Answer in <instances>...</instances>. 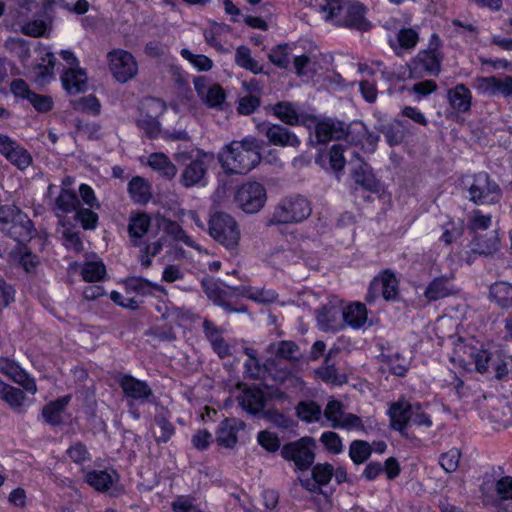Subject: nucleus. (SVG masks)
Returning a JSON list of instances; mask_svg holds the SVG:
<instances>
[{
  "label": "nucleus",
  "mask_w": 512,
  "mask_h": 512,
  "mask_svg": "<svg viewBox=\"0 0 512 512\" xmlns=\"http://www.w3.org/2000/svg\"><path fill=\"white\" fill-rule=\"evenodd\" d=\"M262 146L254 137L226 144L218 153V162L226 174H246L261 161Z\"/></svg>",
  "instance_id": "1"
},
{
  "label": "nucleus",
  "mask_w": 512,
  "mask_h": 512,
  "mask_svg": "<svg viewBox=\"0 0 512 512\" xmlns=\"http://www.w3.org/2000/svg\"><path fill=\"white\" fill-rule=\"evenodd\" d=\"M6 45L23 61L25 70L22 73L31 77L36 84L43 86L54 79L55 58L49 48L36 47L33 53L37 63L30 66L26 63V58L30 56V49L24 40L11 38L6 42Z\"/></svg>",
  "instance_id": "2"
},
{
  "label": "nucleus",
  "mask_w": 512,
  "mask_h": 512,
  "mask_svg": "<svg viewBox=\"0 0 512 512\" xmlns=\"http://www.w3.org/2000/svg\"><path fill=\"white\" fill-rule=\"evenodd\" d=\"M177 161L184 165L181 182L186 187H204L208 183V168L214 163L212 153L201 150L191 151L189 154L179 153Z\"/></svg>",
  "instance_id": "3"
},
{
  "label": "nucleus",
  "mask_w": 512,
  "mask_h": 512,
  "mask_svg": "<svg viewBox=\"0 0 512 512\" xmlns=\"http://www.w3.org/2000/svg\"><path fill=\"white\" fill-rule=\"evenodd\" d=\"M160 227L163 230L160 240L164 242L160 243L157 241L149 244L146 247V253L148 255L155 256L165 247L166 253L169 256L175 258L185 257L186 255L182 251V244L195 249L199 253L201 252L200 247L184 233L178 224L163 220L160 223Z\"/></svg>",
  "instance_id": "4"
},
{
  "label": "nucleus",
  "mask_w": 512,
  "mask_h": 512,
  "mask_svg": "<svg viewBox=\"0 0 512 512\" xmlns=\"http://www.w3.org/2000/svg\"><path fill=\"white\" fill-rule=\"evenodd\" d=\"M462 186L468 191L470 200L476 204H492L501 197L498 185L486 173L464 176Z\"/></svg>",
  "instance_id": "5"
},
{
  "label": "nucleus",
  "mask_w": 512,
  "mask_h": 512,
  "mask_svg": "<svg viewBox=\"0 0 512 512\" xmlns=\"http://www.w3.org/2000/svg\"><path fill=\"white\" fill-rule=\"evenodd\" d=\"M489 354L486 350L473 347L462 340L454 344L450 360L453 365L463 371H470L472 365L478 372H485L488 368Z\"/></svg>",
  "instance_id": "6"
},
{
  "label": "nucleus",
  "mask_w": 512,
  "mask_h": 512,
  "mask_svg": "<svg viewBox=\"0 0 512 512\" xmlns=\"http://www.w3.org/2000/svg\"><path fill=\"white\" fill-rule=\"evenodd\" d=\"M209 234L227 249H235L241 238L237 221L225 213H217L209 221Z\"/></svg>",
  "instance_id": "7"
},
{
  "label": "nucleus",
  "mask_w": 512,
  "mask_h": 512,
  "mask_svg": "<svg viewBox=\"0 0 512 512\" xmlns=\"http://www.w3.org/2000/svg\"><path fill=\"white\" fill-rule=\"evenodd\" d=\"M60 55L67 64L61 75L63 89L69 95L85 92L88 89V78L86 72L79 66L74 53L70 50H62Z\"/></svg>",
  "instance_id": "8"
},
{
  "label": "nucleus",
  "mask_w": 512,
  "mask_h": 512,
  "mask_svg": "<svg viewBox=\"0 0 512 512\" xmlns=\"http://www.w3.org/2000/svg\"><path fill=\"white\" fill-rule=\"evenodd\" d=\"M107 66L113 78L119 83L132 80L138 73L135 57L123 49H114L107 54Z\"/></svg>",
  "instance_id": "9"
},
{
  "label": "nucleus",
  "mask_w": 512,
  "mask_h": 512,
  "mask_svg": "<svg viewBox=\"0 0 512 512\" xmlns=\"http://www.w3.org/2000/svg\"><path fill=\"white\" fill-rule=\"evenodd\" d=\"M267 193L264 186L258 182H246L235 193L236 206L245 213H257L266 203Z\"/></svg>",
  "instance_id": "10"
},
{
  "label": "nucleus",
  "mask_w": 512,
  "mask_h": 512,
  "mask_svg": "<svg viewBox=\"0 0 512 512\" xmlns=\"http://www.w3.org/2000/svg\"><path fill=\"white\" fill-rule=\"evenodd\" d=\"M0 221L9 224L10 228H4L16 241L22 242L32 237L33 226L31 220L26 214L20 212L14 206H4L0 208Z\"/></svg>",
  "instance_id": "11"
},
{
  "label": "nucleus",
  "mask_w": 512,
  "mask_h": 512,
  "mask_svg": "<svg viewBox=\"0 0 512 512\" xmlns=\"http://www.w3.org/2000/svg\"><path fill=\"white\" fill-rule=\"evenodd\" d=\"M315 440L311 437H302L301 439L288 443L283 446L281 455L284 459L293 461L300 470L307 469L315 459Z\"/></svg>",
  "instance_id": "12"
},
{
  "label": "nucleus",
  "mask_w": 512,
  "mask_h": 512,
  "mask_svg": "<svg viewBox=\"0 0 512 512\" xmlns=\"http://www.w3.org/2000/svg\"><path fill=\"white\" fill-rule=\"evenodd\" d=\"M311 213L307 199L301 196L286 198L276 209L273 221L275 223L300 222Z\"/></svg>",
  "instance_id": "13"
},
{
  "label": "nucleus",
  "mask_w": 512,
  "mask_h": 512,
  "mask_svg": "<svg viewBox=\"0 0 512 512\" xmlns=\"http://www.w3.org/2000/svg\"><path fill=\"white\" fill-rule=\"evenodd\" d=\"M165 104L155 98L146 99L142 103L140 116L137 120L138 126L150 137H156L160 133L158 117L163 114Z\"/></svg>",
  "instance_id": "14"
},
{
  "label": "nucleus",
  "mask_w": 512,
  "mask_h": 512,
  "mask_svg": "<svg viewBox=\"0 0 512 512\" xmlns=\"http://www.w3.org/2000/svg\"><path fill=\"white\" fill-rule=\"evenodd\" d=\"M397 294L398 280L392 272L386 270L380 273L371 282L368 299L373 300L379 295H382L385 300H393L396 298Z\"/></svg>",
  "instance_id": "15"
},
{
  "label": "nucleus",
  "mask_w": 512,
  "mask_h": 512,
  "mask_svg": "<svg viewBox=\"0 0 512 512\" xmlns=\"http://www.w3.org/2000/svg\"><path fill=\"white\" fill-rule=\"evenodd\" d=\"M319 327L324 331H335L343 326L342 321V303L336 297H333L324 305L317 314Z\"/></svg>",
  "instance_id": "16"
},
{
  "label": "nucleus",
  "mask_w": 512,
  "mask_h": 512,
  "mask_svg": "<svg viewBox=\"0 0 512 512\" xmlns=\"http://www.w3.org/2000/svg\"><path fill=\"white\" fill-rule=\"evenodd\" d=\"M237 392L236 397L239 399L241 406L250 413L261 411L267 401V397H272V392L268 388L267 391H263L257 387L240 385L237 388Z\"/></svg>",
  "instance_id": "17"
},
{
  "label": "nucleus",
  "mask_w": 512,
  "mask_h": 512,
  "mask_svg": "<svg viewBox=\"0 0 512 512\" xmlns=\"http://www.w3.org/2000/svg\"><path fill=\"white\" fill-rule=\"evenodd\" d=\"M477 93L487 96H509L512 94V78L480 77L475 81Z\"/></svg>",
  "instance_id": "18"
},
{
  "label": "nucleus",
  "mask_w": 512,
  "mask_h": 512,
  "mask_svg": "<svg viewBox=\"0 0 512 512\" xmlns=\"http://www.w3.org/2000/svg\"><path fill=\"white\" fill-rule=\"evenodd\" d=\"M0 372L22 386L28 393L32 395L36 394L37 385L35 380L31 378L16 362L8 358H0Z\"/></svg>",
  "instance_id": "19"
},
{
  "label": "nucleus",
  "mask_w": 512,
  "mask_h": 512,
  "mask_svg": "<svg viewBox=\"0 0 512 512\" xmlns=\"http://www.w3.org/2000/svg\"><path fill=\"white\" fill-rule=\"evenodd\" d=\"M0 153L19 169H25L31 164L30 154L18 146L8 136L0 134Z\"/></svg>",
  "instance_id": "20"
},
{
  "label": "nucleus",
  "mask_w": 512,
  "mask_h": 512,
  "mask_svg": "<svg viewBox=\"0 0 512 512\" xmlns=\"http://www.w3.org/2000/svg\"><path fill=\"white\" fill-rule=\"evenodd\" d=\"M440 70V61L436 51H423L413 60L410 76L419 77L423 73L436 74Z\"/></svg>",
  "instance_id": "21"
},
{
  "label": "nucleus",
  "mask_w": 512,
  "mask_h": 512,
  "mask_svg": "<svg viewBox=\"0 0 512 512\" xmlns=\"http://www.w3.org/2000/svg\"><path fill=\"white\" fill-rule=\"evenodd\" d=\"M244 423L239 419L224 420L217 432V441L219 444L231 448L238 441V433L244 429Z\"/></svg>",
  "instance_id": "22"
},
{
  "label": "nucleus",
  "mask_w": 512,
  "mask_h": 512,
  "mask_svg": "<svg viewBox=\"0 0 512 512\" xmlns=\"http://www.w3.org/2000/svg\"><path fill=\"white\" fill-rule=\"evenodd\" d=\"M350 1L348 0H323L319 5L322 17L334 25L341 26L343 14Z\"/></svg>",
  "instance_id": "23"
},
{
  "label": "nucleus",
  "mask_w": 512,
  "mask_h": 512,
  "mask_svg": "<svg viewBox=\"0 0 512 512\" xmlns=\"http://www.w3.org/2000/svg\"><path fill=\"white\" fill-rule=\"evenodd\" d=\"M316 162L324 169H331L334 172L340 171L346 163L343 145L335 144L328 152H321Z\"/></svg>",
  "instance_id": "24"
},
{
  "label": "nucleus",
  "mask_w": 512,
  "mask_h": 512,
  "mask_svg": "<svg viewBox=\"0 0 512 512\" xmlns=\"http://www.w3.org/2000/svg\"><path fill=\"white\" fill-rule=\"evenodd\" d=\"M343 22L341 26L356 28L359 30H367L370 24L365 19V8L358 2H349L345 13L343 14Z\"/></svg>",
  "instance_id": "25"
},
{
  "label": "nucleus",
  "mask_w": 512,
  "mask_h": 512,
  "mask_svg": "<svg viewBox=\"0 0 512 512\" xmlns=\"http://www.w3.org/2000/svg\"><path fill=\"white\" fill-rule=\"evenodd\" d=\"M265 135L273 145L297 147L300 144V140L293 132L280 125H269Z\"/></svg>",
  "instance_id": "26"
},
{
  "label": "nucleus",
  "mask_w": 512,
  "mask_h": 512,
  "mask_svg": "<svg viewBox=\"0 0 512 512\" xmlns=\"http://www.w3.org/2000/svg\"><path fill=\"white\" fill-rule=\"evenodd\" d=\"M273 110L277 118L289 125L305 124L307 121V116L289 102L278 103Z\"/></svg>",
  "instance_id": "27"
},
{
  "label": "nucleus",
  "mask_w": 512,
  "mask_h": 512,
  "mask_svg": "<svg viewBox=\"0 0 512 512\" xmlns=\"http://www.w3.org/2000/svg\"><path fill=\"white\" fill-rule=\"evenodd\" d=\"M342 321L354 329L364 327L368 321L367 309L362 303H352L342 307Z\"/></svg>",
  "instance_id": "28"
},
{
  "label": "nucleus",
  "mask_w": 512,
  "mask_h": 512,
  "mask_svg": "<svg viewBox=\"0 0 512 512\" xmlns=\"http://www.w3.org/2000/svg\"><path fill=\"white\" fill-rule=\"evenodd\" d=\"M195 89L199 96L211 107L219 106L225 98L224 92L219 85L207 86L204 78H197L194 81Z\"/></svg>",
  "instance_id": "29"
},
{
  "label": "nucleus",
  "mask_w": 512,
  "mask_h": 512,
  "mask_svg": "<svg viewBox=\"0 0 512 512\" xmlns=\"http://www.w3.org/2000/svg\"><path fill=\"white\" fill-rule=\"evenodd\" d=\"M414 407L405 401L394 403L389 409L391 425L394 429L402 431L407 422H411Z\"/></svg>",
  "instance_id": "30"
},
{
  "label": "nucleus",
  "mask_w": 512,
  "mask_h": 512,
  "mask_svg": "<svg viewBox=\"0 0 512 512\" xmlns=\"http://www.w3.org/2000/svg\"><path fill=\"white\" fill-rule=\"evenodd\" d=\"M151 220L145 213H137L130 217L128 232L131 242L139 245L142 237L148 232Z\"/></svg>",
  "instance_id": "31"
},
{
  "label": "nucleus",
  "mask_w": 512,
  "mask_h": 512,
  "mask_svg": "<svg viewBox=\"0 0 512 512\" xmlns=\"http://www.w3.org/2000/svg\"><path fill=\"white\" fill-rule=\"evenodd\" d=\"M355 181L370 191L377 190L378 183L367 164L360 159L351 161Z\"/></svg>",
  "instance_id": "32"
},
{
  "label": "nucleus",
  "mask_w": 512,
  "mask_h": 512,
  "mask_svg": "<svg viewBox=\"0 0 512 512\" xmlns=\"http://www.w3.org/2000/svg\"><path fill=\"white\" fill-rule=\"evenodd\" d=\"M145 163L151 169L167 178H173L177 173L175 165L163 153H153L149 155Z\"/></svg>",
  "instance_id": "33"
},
{
  "label": "nucleus",
  "mask_w": 512,
  "mask_h": 512,
  "mask_svg": "<svg viewBox=\"0 0 512 512\" xmlns=\"http://www.w3.org/2000/svg\"><path fill=\"white\" fill-rule=\"evenodd\" d=\"M123 392L134 399H144L149 396L150 390L147 385L131 376H123L120 380Z\"/></svg>",
  "instance_id": "34"
},
{
  "label": "nucleus",
  "mask_w": 512,
  "mask_h": 512,
  "mask_svg": "<svg viewBox=\"0 0 512 512\" xmlns=\"http://www.w3.org/2000/svg\"><path fill=\"white\" fill-rule=\"evenodd\" d=\"M312 476L315 484L311 483L309 480L304 481L300 478L302 485L309 490H314L316 484L326 485L333 477V466L328 463H319L313 467Z\"/></svg>",
  "instance_id": "35"
},
{
  "label": "nucleus",
  "mask_w": 512,
  "mask_h": 512,
  "mask_svg": "<svg viewBox=\"0 0 512 512\" xmlns=\"http://www.w3.org/2000/svg\"><path fill=\"white\" fill-rule=\"evenodd\" d=\"M0 398L4 400L10 407L15 409L23 408L26 404L25 394L0 380Z\"/></svg>",
  "instance_id": "36"
},
{
  "label": "nucleus",
  "mask_w": 512,
  "mask_h": 512,
  "mask_svg": "<svg viewBox=\"0 0 512 512\" xmlns=\"http://www.w3.org/2000/svg\"><path fill=\"white\" fill-rule=\"evenodd\" d=\"M125 284L128 289L134 290L141 295L151 294L159 297L160 295L164 294V290L161 286L143 278H129Z\"/></svg>",
  "instance_id": "37"
},
{
  "label": "nucleus",
  "mask_w": 512,
  "mask_h": 512,
  "mask_svg": "<svg viewBox=\"0 0 512 512\" xmlns=\"http://www.w3.org/2000/svg\"><path fill=\"white\" fill-rule=\"evenodd\" d=\"M68 402L69 397L65 396L46 405L42 413L44 419L52 425L59 424L62 421V415Z\"/></svg>",
  "instance_id": "38"
},
{
  "label": "nucleus",
  "mask_w": 512,
  "mask_h": 512,
  "mask_svg": "<svg viewBox=\"0 0 512 512\" xmlns=\"http://www.w3.org/2000/svg\"><path fill=\"white\" fill-rule=\"evenodd\" d=\"M449 101L455 110L465 112L471 105L470 91L463 85L456 86L449 93Z\"/></svg>",
  "instance_id": "39"
},
{
  "label": "nucleus",
  "mask_w": 512,
  "mask_h": 512,
  "mask_svg": "<svg viewBox=\"0 0 512 512\" xmlns=\"http://www.w3.org/2000/svg\"><path fill=\"white\" fill-rule=\"evenodd\" d=\"M382 359V369L389 370L391 373L397 376L404 375L409 368V360L398 353L393 355L382 354Z\"/></svg>",
  "instance_id": "40"
},
{
  "label": "nucleus",
  "mask_w": 512,
  "mask_h": 512,
  "mask_svg": "<svg viewBox=\"0 0 512 512\" xmlns=\"http://www.w3.org/2000/svg\"><path fill=\"white\" fill-rule=\"evenodd\" d=\"M85 479L96 490H107L115 481L116 474L106 471H91L85 475Z\"/></svg>",
  "instance_id": "41"
},
{
  "label": "nucleus",
  "mask_w": 512,
  "mask_h": 512,
  "mask_svg": "<svg viewBox=\"0 0 512 512\" xmlns=\"http://www.w3.org/2000/svg\"><path fill=\"white\" fill-rule=\"evenodd\" d=\"M490 298L498 305L507 307L512 304V285L506 282H497L490 288Z\"/></svg>",
  "instance_id": "42"
},
{
  "label": "nucleus",
  "mask_w": 512,
  "mask_h": 512,
  "mask_svg": "<svg viewBox=\"0 0 512 512\" xmlns=\"http://www.w3.org/2000/svg\"><path fill=\"white\" fill-rule=\"evenodd\" d=\"M129 193L134 201L146 203L151 196L150 185L145 179L135 177L129 183Z\"/></svg>",
  "instance_id": "43"
},
{
  "label": "nucleus",
  "mask_w": 512,
  "mask_h": 512,
  "mask_svg": "<svg viewBox=\"0 0 512 512\" xmlns=\"http://www.w3.org/2000/svg\"><path fill=\"white\" fill-rule=\"evenodd\" d=\"M452 292V288L448 277L436 278L426 289V297L429 300H437L448 296Z\"/></svg>",
  "instance_id": "44"
},
{
  "label": "nucleus",
  "mask_w": 512,
  "mask_h": 512,
  "mask_svg": "<svg viewBox=\"0 0 512 512\" xmlns=\"http://www.w3.org/2000/svg\"><path fill=\"white\" fill-rule=\"evenodd\" d=\"M235 61L237 65L254 74L262 72V65L251 57L250 50L244 46L236 50Z\"/></svg>",
  "instance_id": "45"
},
{
  "label": "nucleus",
  "mask_w": 512,
  "mask_h": 512,
  "mask_svg": "<svg viewBox=\"0 0 512 512\" xmlns=\"http://www.w3.org/2000/svg\"><path fill=\"white\" fill-rule=\"evenodd\" d=\"M315 133L319 142L338 137L336 123L331 119L318 120L315 124Z\"/></svg>",
  "instance_id": "46"
},
{
  "label": "nucleus",
  "mask_w": 512,
  "mask_h": 512,
  "mask_svg": "<svg viewBox=\"0 0 512 512\" xmlns=\"http://www.w3.org/2000/svg\"><path fill=\"white\" fill-rule=\"evenodd\" d=\"M371 455L370 445L362 440L353 441L349 448V456L355 464L365 462Z\"/></svg>",
  "instance_id": "47"
},
{
  "label": "nucleus",
  "mask_w": 512,
  "mask_h": 512,
  "mask_svg": "<svg viewBox=\"0 0 512 512\" xmlns=\"http://www.w3.org/2000/svg\"><path fill=\"white\" fill-rule=\"evenodd\" d=\"M320 442L327 452L337 455L343 452L344 445L342 438L335 432L326 431L320 436Z\"/></svg>",
  "instance_id": "48"
},
{
  "label": "nucleus",
  "mask_w": 512,
  "mask_h": 512,
  "mask_svg": "<svg viewBox=\"0 0 512 512\" xmlns=\"http://www.w3.org/2000/svg\"><path fill=\"white\" fill-rule=\"evenodd\" d=\"M105 274V266L99 260L89 261L85 263L82 269L83 278L88 282L99 281L105 276Z\"/></svg>",
  "instance_id": "49"
},
{
  "label": "nucleus",
  "mask_w": 512,
  "mask_h": 512,
  "mask_svg": "<svg viewBox=\"0 0 512 512\" xmlns=\"http://www.w3.org/2000/svg\"><path fill=\"white\" fill-rule=\"evenodd\" d=\"M181 56L198 71H209L213 66L210 58L202 54H193L188 49H182Z\"/></svg>",
  "instance_id": "50"
},
{
  "label": "nucleus",
  "mask_w": 512,
  "mask_h": 512,
  "mask_svg": "<svg viewBox=\"0 0 512 512\" xmlns=\"http://www.w3.org/2000/svg\"><path fill=\"white\" fill-rule=\"evenodd\" d=\"M297 415L303 421L314 422L320 419L321 409L314 402H301L297 407Z\"/></svg>",
  "instance_id": "51"
},
{
  "label": "nucleus",
  "mask_w": 512,
  "mask_h": 512,
  "mask_svg": "<svg viewBox=\"0 0 512 512\" xmlns=\"http://www.w3.org/2000/svg\"><path fill=\"white\" fill-rule=\"evenodd\" d=\"M418 41L417 33L412 29H403L398 33L397 46H394V50L397 54H401L403 50L411 49L416 45Z\"/></svg>",
  "instance_id": "52"
},
{
  "label": "nucleus",
  "mask_w": 512,
  "mask_h": 512,
  "mask_svg": "<svg viewBox=\"0 0 512 512\" xmlns=\"http://www.w3.org/2000/svg\"><path fill=\"white\" fill-rule=\"evenodd\" d=\"M346 413L343 411L342 404L336 400H331L328 402L324 415L325 418L329 421L330 426L333 428H337L340 421L344 418Z\"/></svg>",
  "instance_id": "53"
},
{
  "label": "nucleus",
  "mask_w": 512,
  "mask_h": 512,
  "mask_svg": "<svg viewBox=\"0 0 512 512\" xmlns=\"http://www.w3.org/2000/svg\"><path fill=\"white\" fill-rule=\"evenodd\" d=\"M18 26L24 34L33 37L43 36L48 27L47 23L43 20H33L24 24L19 21Z\"/></svg>",
  "instance_id": "54"
},
{
  "label": "nucleus",
  "mask_w": 512,
  "mask_h": 512,
  "mask_svg": "<svg viewBox=\"0 0 512 512\" xmlns=\"http://www.w3.org/2000/svg\"><path fill=\"white\" fill-rule=\"evenodd\" d=\"M269 58L277 66L285 68L291 60L290 49L287 45L277 46L270 52Z\"/></svg>",
  "instance_id": "55"
},
{
  "label": "nucleus",
  "mask_w": 512,
  "mask_h": 512,
  "mask_svg": "<svg viewBox=\"0 0 512 512\" xmlns=\"http://www.w3.org/2000/svg\"><path fill=\"white\" fill-rule=\"evenodd\" d=\"M258 444L268 452H275L280 447V441L276 434L270 431H261L257 437Z\"/></svg>",
  "instance_id": "56"
},
{
  "label": "nucleus",
  "mask_w": 512,
  "mask_h": 512,
  "mask_svg": "<svg viewBox=\"0 0 512 512\" xmlns=\"http://www.w3.org/2000/svg\"><path fill=\"white\" fill-rule=\"evenodd\" d=\"M460 452L453 448L440 457V465L446 472H454L459 464Z\"/></svg>",
  "instance_id": "57"
},
{
  "label": "nucleus",
  "mask_w": 512,
  "mask_h": 512,
  "mask_svg": "<svg viewBox=\"0 0 512 512\" xmlns=\"http://www.w3.org/2000/svg\"><path fill=\"white\" fill-rule=\"evenodd\" d=\"M76 110L97 114L100 111V103L94 96L83 97L73 103Z\"/></svg>",
  "instance_id": "58"
},
{
  "label": "nucleus",
  "mask_w": 512,
  "mask_h": 512,
  "mask_svg": "<svg viewBox=\"0 0 512 512\" xmlns=\"http://www.w3.org/2000/svg\"><path fill=\"white\" fill-rule=\"evenodd\" d=\"M337 425V428L345 429L347 431L365 432L362 419L351 413H346L344 418Z\"/></svg>",
  "instance_id": "59"
},
{
  "label": "nucleus",
  "mask_w": 512,
  "mask_h": 512,
  "mask_svg": "<svg viewBox=\"0 0 512 512\" xmlns=\"http://www.w3.org/2000/svg\"><path fill=\"white\" fill-rule=\"evenodd\" d=\"M76 203L77 198L75 194L68 189H63L57 198V206L63 212L74 210Z\"/></svg>",
  "instance_id": "60"
},
{
  "label": "nucleus",
  "mask_w": 512,
  "mask_h": 512,
  "mask_svg": "<svg viewBox=\"0 0 512 512\" xmlns=\"http://www.w3.org/2000/svg\"><path fill=\"white\" fill-rule=\"evenodd\" d=\"M317 373L322 380L332 385H341L346 382L345 375L338 374L334 367L322 368Z\"/></svg>",
  "instance_id": "61"
},
{
  "label": "nucleus",
  "mask_w": 512,
  "mask_h": 512,
  "mask_svg": "<svg viewBox=\"0 0 512 512\" xmlns=\"http://www.w3.org/2000/svg\"><path fill=\"white\" fill-rule=\"evenodd\" d=\"M38 112H48L53 108V100L50 96L33 93L28 100Z\"/></svg>",
  "instance_id": "62"
},
{
  "label": "nucleus",
  "mask_w": 512,
  "mask_h": 512,
  "mask_svg": "<svg viewBox=\"0 0 512 512\" xmlns=\"http://www.w3.org/2000/svg\"><path fill=\"white\" fill-rule=\"evenodd\" d=\"M77 218L81 222L84 229H95L98 222V216L89 209H81L77 213Z\"/></svg>",
  "instance_id": "63"
},
{
  "label": "nucleus",
  "mask_w": 512,
  "mask_h": 512,
  "mask_svg": "<svg viewBox=\"0 0 512 512\" xmlns=\"http://www.w3.org/2000/svg\"><path fill=\"white\" fill-rule=\"evenodd\" d=\"M496 492L502 500L512 498V478L509 476L501 478L496 484Z\"/></svg>",
  "instance_id": "64"
}]
</instances>
